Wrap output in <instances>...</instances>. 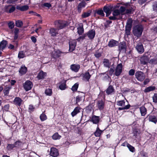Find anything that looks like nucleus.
I'll return each instance as SVG.
<instances>
[{"mask_svg":"<svg viewBox=\"0 0 157 157\" xmlns=\"http://www.w3.org/2000/svg\"><path fill=\"white\" fill-rule=\"evenodd\" d=\"M8 25L9 28L11 29H13L14 26V23L12 21L8 23Z\"/></svg>","mask_w":157,"mask_h":157,"instance_id":"nucleus-59","label":"nucleus"},{"mask_svg":"<svg viewBox=\"0 0 157 157\" xmlns=\"http://www.w3.org/2000/svg\"><path fill=\"white\" fill-rule=\"evenodd\" d=\"M16 8L17 10L23 11L27 10L29 8V7L27 5H25L21 6L19 5H17L16 6Z\"/></svg>","mask_w":157,"mask_h":157,"instance_id":"nucleus-29","label":"nucleus"},{"mask_svg":"<svg viewBox=\"0 0 157 157\" xmlns=\"http://www.w3.org/2000/svg\"><path fill=\"white\" fill-rule=\"evenodd\" d=\"M19 29L17 28H15L14 29V33L15 34L14 35V39H17L18 38V34L19 33Z\"/></svg>","mask_w":157,"mask_h":157,"instance_id":"nucleus-51","label":"nucleus"},{"mask_svg":"<svg viewBox=\"0 0 157 157\" xmlns=\"http://www.w3.org/2000/svg\"><path fill=\"white\" fill-rule=\"evenodd\" d=\"M135 71L133 69H130L128 72V74L130 76H133L135 73Z\"/></svg>","mask_w":157,"mask_h":157,"instance_id":"nucleus-63","label":"nucleus"},{"mask_svg":"<svg viewBox=\"0 0 157 157\" xmlns=\"http://www.w3.org/2000/svg\"><path fill=\"white\" fill-rule=\"evenodd\" d=\"M93 103H90L86 107V112L88 113L90 112L93 109Z\"/></svg>","mask_w":157,"mask_h":157,"instance_id":"nucleus-40","label":"nucleus"},{"mask_svg":"<svg viewBox=\"0 0 157 157\" xmlns=\"http://www.w3.org/2000/svg\"><path fill=\"white\" fill-rule=\"evenodd\" d=\"M156 89L155 86H151L146 88L144 90L145 93H147L151 91H153L155 90Z\"/></svg>","mask_w":157,"mask_h":157,"instance_id":"nucleus-32","label":"nucleus"},{"mask_svg":"<svg viewBox=\"0 0 157 157\" xmlns=\"http://www.w3.org/2000/svg\"><path fill=\"white\" fill-rule=\"evenodd\" d=\"M118 50L119 52H126V51L127 46L126 43L125 41L120 42L118 44Z\"/></svg>","mask_w":157,"mask_h":157,"instance_id":"nucleus-5","label":"nucleus"},{"mask_svg":"<svg viewBox=\"0 0 157 157\" xmlns=\"http://www.w3.org/2000/svg\"><path fill=\"white\" fill-rule=\"evenodd\" d=\"M35 107L32 105H29L28 108V112L30 113L34 111Z\"/></svg>","mask_w":157,"mask_h":157,"instance_id":"nucleus-50","label":"nucleus"},{"mask_svg":"<svg viewBox=\"0 0 157 157\" xmlns=\"http://www.w3.org/2000/svg\"><path fill=\"white\" fill-rule=\"evenodd\" d=\"M82 108L79 107H75L73 111L71 113V115L74 117L78 113L80 112V110Z\"/></svg>","mask_w":157,"mask_h":157,"instance_id":"nucleus-22","label":"nucleus"},{"mask_svg":"<svg viewBox=\"0 0 157 157\" xmlns=\"http://www.w3.org/2000/svg\"><path fill=\"white\" fill-rule=\"evenodd\" d=\"M143 31V26L141 25H138L134 27L133 33L135 36L139 38L141 35Z\"/></svg>","mask_w":157,"mask_h":157,"instance_id":"nucleus-1","label":"nucleus"},{"mask_svg":"<svg viewBox=\"0 0 157 157\" xmlns=\"http://www.w3.org/2000/svg\"><path fill=\"white\" fill-rule=\"evenodd\" d=\"M119 10L120 12V13H121L123 14H125L124 13L125 11L126 8L123 6H121Z\"/></svg>","mask_w":157,"mask_h":157,"instance_id":"nucleus-60","label":"nucleus"},{"mask_svg":"<svg viewBox=\"0 0 157 157\" xmlns=\"http://www.w3.org/2000/svg\"><path fill=\"white\" fill-rule=\"evenodd\" d=\"M50 155L53 157H56L59 155L58 150L55 147H51L50 149Z\"/></svg>","mask_w":157,"mask_h":157,"instance_id":"nucleus-11","label":"nucleus"},{"mask_svg":"<svg viewBox=\"0 0 157 157\" xmlns=\"http://www.w3.org/2000/svg\"><path fill=\"white\" fill-rule=\"evenodd\" d=\"M132 11V8L130 6L128 8H126V10L125 13V14H128L131 13Z\"/></svg>","mask_w":157,"mask_h":157,"instance_id":"nucleus-58","label":"nucleus"},{"mask_svg":"<svg viewBox=\"0 0 157 157\" xmlns=\"http://www.w3.org/2000/svg\"><path fill=\"white\" fill-rule=\"evenodd\" d=\"M95 13L102 17L104 16L105 14L103 13V10H102L101 9L96 10Z\"/></svg>","mask_w":157,"mask_h":157,"instance_id":"nucleus-43","label":"nucleus"},{"mask_svg":"<svg viewBox=\"0 0 157 157\" xmlns=\"http://www.w3.org/2000/svg\"><path fill=\"white\" fill-rule=\"evenodd\" d=\"M122 64L120 63L117 65L116 69L114 75L118 77L120 75L122 71Z\"/></svg>","mask_w":157,"mask_h":157,"instance_id":"nucleus-7","label":"nucleus"},{"mask_svg":"<svg viewBox=\"0 0 157 157\" xmlns=\"http://www.w3.org/2000/svg\"><path fill=\"white\" fill-rule=\"evenodd\" d=\"M78 33L79 35H82L84 32V29L83 25H82L77 28Z\"/></svg>","mask_w":157,"mask_h":157,"instance_id":"nucleus-41","label":"nucleus"},{"mask_svg":"<svg viewBox=\"0 0 157 157\" xmlns=\"http://www.w3.org/2000/svg\"><path fill=\"white\" fill-rule=\"evenodd\" d=\"M80 68L79 64H72L70 66V68L72 71L75 72H78Z\"/></svg>","mask_w":157,"mask_h":157,"instance_id":"nucleus-19","label":"nucleus"},{"mask_svg":"<svg viewBox=\"0 0 157 157\" xmlns=\"http://www.w3.org/2000/svg\"><path fill=\"white\" fill-rule=\"evenodd\" d=\"M40 118L41 121H44L47 119V117L45 114L43 113L40 115Z\"/></svg>","mask_w":157,"mask_h":157,"instance_id":"nucleus-46","label":"nucleus"},{"mask_svg":"<svg viewBox=\"0 0 157 157\" xmlns=\"http://www.w3.org/2000/svg\"><path fill=\"white\" fill-rule=\"evenodd\" d=\"M120 12L118 10H115L113 12V14L115 17L120 15Z\"/></svg>","mask_w":157,"mask_h":157,"instance_id":"nucleus-53","label":"nucleus"},{"mask_svg":"<svg viewBox=\"0 0 157 157\" xmlns=\"http://www.w3.org/2000/svg\"><path fill=\"white\" fill-rule=\"evenodd\" d=\"M150 62L153 64L155 65L157 64V57L151 59L150 60Z\"/></svg>","mask_w":157,"mask_h":157,"instance_id":"nucleus-56","label":"nucleus"},{"mask_svg":"<svg viewBox=\"0 0 157 157\" xmlns=\"http://www.w3.org/2000/svg\"><path fill=\"white\" fill-rule=\"evenodd\" d=\"M101 75H103L102 77V80L104 81L109 80V78H110L108 74H105V72L101 73Z\"/></svg>","mask_w":157,"mask_h":157,"instance_id":"nucleus-34","label":"nucleus"},{"mask_svg":"<svg viewBox=\"0 0 157 157\" xmlns=\"http://www.w3.org/2000/svg\"><path fill=\"white\" fill-rule=\"evenodd\" d=\"M86 4V3L84 1H82L78 5V9H80L82 7H84Z\"/></svg>","mask_w":157,"mask_h":157,"instance_id":"nucleus-52","label":"nucleus"},{"mask_svg":"<svg viewBox=\"0 0 157 157\" xmlns=\"http://www.w3.org/2000/svg\"><path fill=\"white\" fill-rule=\"evenodd\" d=\"M146 118H148L149 121L156 124L157 122V116L153 114L148 115Z\"/></svg>","mask_w":157,"mask_h":157,"instance_id":"nucleus-13","label":"nucleus"},{"mask_svg":"<svg viewBox=\"0 0 157 157\" xmlns=\"http://www.w3.org/2000/svg\"><path fill=\"white\" fill-rule=\"evenodd\" d=\"M136 77L137 80L140 81H144L145 78V75L141 71H137L135 73Z\"/></svg>","mask_w":157,"mask_h":157,"instance_id":"nucleus-4","label":"nucleus"},{"mask_svg":"<svg viewBox=\"0 0 157 157\" xmlns=\"http://www.w3.org/2000/svg\"><path fill=\"white\" fill-rule=\"evenodd\" d=\"M67 88L66 84V81L64 82L63 83H61L59 86V89L61 90H64Z\"/></svg>","mask_w":157,"mask_h":157,"instance_id":"nucleus-36","label":"nucleus"},{"mask_svg":"<svg viewBox=\"0 0 157 157\" xmlns=\"http://www.w3.org/2000/svg\"><path fill=\"white\" fill-rule=\"evenodd\" d=\"M95 35V31L93 29L89 30L86 33L84 34L83 36L79 37L80 38L82 39H85L87 36L90 39H93L94 38Z\"/></svg>","mask_w":157,"mask_h":157,"instance_id":"nucleus-3","label":"nucleus"},{"mask_svg":"<svg viewBox=\"0 0 157 157\" xmlns=\"http://www.w3.org/2000/svg\"><path fill=\"white\" fill-rule=\"evenodd\" d=\"M78 86L79 84L78 82L76 83L72 86L71 89L73 92H76L78 88Z\"/></svg>","mask_w":157,"mask_h":157,"instance_id":"nucleus-38","label":"nucleus"},{"mask_svg":"<svg viewBox=\"0 0 157 157\" xmlns=\"http://www.w3.org/2000/svg\"><path fill=\"white\" fill-rule=\"evenodd\" d=\"M22 99L19 97H16L13 101V103L16 106H20L22 102Z\"/></svg>","mask_w":157,"mask_h":157,"instance_id":"nucleus-17","label":"nucleus"},{"mask_svg":"<svg viewBox=\"0 0 157 157\" xmlns=\"http://www.w3.org/2000/svg\"><path fill=\"white\" fill-rule=\"evenodd\" d=\"M47 75V73L41 70L38 73L37 78L38 80L43 79L45 78V77Z\"/></svg>","mask_w":157,"mask_h":157,"instance_id":"nucleus-16","label":"nucleus"},{"mask_svg":"<svg viewBox=\"0 0 157 157\" xmlns=\"http://www.w3.org/2000/svg\"><path fill=\"white\" fill-rule=\"evenodd\" d=\"M61 137V136L59 135L58 132L55 133L52 136V138L54 140L59 139Z\"/></svg>","mask_w":157,"mask_h":157,"instance_id":"nucleus-42","label":"nucleus"},{"mask_svg":"<svg viewBox=\"0 0 157 157\" xmlns=\"http://www.w3.org/2000/svg\"><path fill=\"white\" fill-rule=\"evenodd\" d=\"M104 63H105L104 64V65L106 67L109 68L110 66V64L109 62V60L108 59H105V61Z\"/></svg>","mask_w":157,"mask_h":157,"instance_id":"nucleus-64","label":"nucleus"},{"mask_svg":"<svg viewBox=\"0 0 157 157\" xmlns=\"http://www.w3.org/2000/svg\"><path fill=\"white\" fill-rule=\"evenodd\" d=\"M118 44V42L115 40H110L108 45L109 47L111 48L117 46Z\"/></svg>","mask_w":157,"mask_h":157,"instance_id":"nucleus-25","label":"nucleus"},{"mask_svg":"<svg viewBox=\"0 0 157 157\" xmlns=\"http://www.w3.org/2000/svg\"><path fill=\"white\" fill-rule=\"evenodd\" d=\"M17 40H14L13 41V43L14 45L11 44H10L9 45L8 48L10 49L13 50L14 48V46L15 45L16 47H17L18 44V41Z\"/></svg>","mask_w":157,"mask_h":157,"instance_id":"nucleus-26","label":"nucleus"},{"mask_svg":"<svg viewBox=\"0 0 157 157\" xmlns=\"http://www.w3.org/2000/svg\"><path fill=\"white\" fill-rule=\"evenodd\" d=\"M103 132V131L100 129L98 127V126L96 128V131L94 132V135L96 137H99L102 133Z\"/></svg>","mask_w":157,"mask_h":157,"instance_id":"nucleus-28","label":"nucleus"},{"mask_svg":"<svg viewBox=\"0 0 157 157\" xmlns=\"http://www.w3.org/2000/svg\"><path fill=\"white\" fill-rule=\"evenodd\" d=\"M153 102L155 103H157V93L154 94L152 97Z\"/></svg>","mask_w":157,"mask_h":157,"instance_id":"nucleus-61","label":"nucleus"},{"mask_svg":"<svg viewBox=\"0 0 157 157\" xmlns=\"http://www.w3.org/2000/svg\"><path fill=\"white\" fill-rule=\"evenodd\" d=\"M11 88L10 86H6L3 90V93L5 96H8L9 93Z\"/></svg>","mask_w":157,"mask_h":157,"instance_id":"nucleus-33","label":"nucleus"},{"mask_svg":"<svg viewBox=\"0 0 157 157\" xmlns=\"http://www.w3.org/2000/svg\"><path fill=\"white\" fill-rule=\"evenodd\" d=\"M103 10L106 13V17L108 16L111 12L110 9L107 6H104L103 8Z\"/></svg>","mask_w":157,"mask_h":157,"instance_id":"nucleus-31","label":"nucleus"},{"mask_svg":"<svg viewBox=\"0 0 157 157\" xmlns=\"http://www.w3.org/2000/svg\"><path fill=\"white\" fill-rule=\"evenodd\" d=\"M91 12L90 11L83 13L82 15V18H86L90 15Z\"/></svg>","mask_w":157,"mask_h":157,"instance_id":"nucleus-49","label":"nucleus"},{"mask_svg":"<svg viewBox=\"0 0 157 157\" xmlns=\"http://www.w3.org/2000/svg\"><path fill=\"white\" fill-rule=\"evenodd\" d=\"M33 84L29 80L26 81L24 84L23 87L26 91L31 90Z\"/></svg>","mask_w":157,"mask_h":157,"instance_id":"nucleus-10","label":"nucleus"},{"mask_svg":"<svg viewBox=\"0 0 157 157\" xmlns=\"http://www.w3.org/2000/svg\"><path fill=\"white\" fill-rule=\"evenodd\" d=\"M100 120V118L99 116L93 115L90 119V121L94 124H98L99 123Z\"/></svg>","mask_w":157,"mask_h":157,"instance_id":"nucleus-14","label":"nucleus"},{"mask_svg":"<svg viewBox=\"0 0 157 157\" xmlns=\"http://www.w3.org/2000/svg\"><path fill=\"white\" fill-rule=\"evenodd\" d=\"M25 56V52L23 51H20L18 54V57L19 59L23 58Z\"/></svg>","mask_w":157,"mask_h":157,"instance_id":"nucleus-44","label":"nucleus"},{"mask_svg":"<svg viewBox=\"0 0 157 157\" xmlns=\"http://www.w3.org/2000/svg\"><path fill=\"white\" fill-rule=\"evenodd\" d=\"M141 115L144 116L147 113V110L146 108L144 106H142L139 108Z\"/></svg>","mask_w":157,"mask_h":157,"instance_id":"nucleus-27","label":"nucleus"},{"mask_svg":"<svg viewBox=\"0 0 157 157\" xmlns=\"http://www.w3.org/2000/svg\"><path fill=\"white\" fill-rule=\"evenodd\" d=\"M16 146L14 144H8L6 148L7 150L11 151Z\"/></svg>","mask_w":157,"mask_h":157,"instance_id":"nucleus-37","label":"nucleus"},{"mask_svg":"<svg viewBox=\"0 0 157 157\" xmlns=\"http://www.w3.org/2000/svg\"><path fill=\"white\" fill-rule=\"evenodd\" d=\"M136 49L140 54L142 53L144 51L143 45L142 43H138L136 46Z\"/></svg>","mask_w":157,"mask_h":157,"instance_id":"nucleus-20","label":"nucleus"},{"mask_svg":"<svg viewBox=\"0 0 157 157\" xmlns=\"http://www.w3.org/2000/svg\"><path fill=\"white\" fill-rule=\"evenodd\" d=\"M44 93L47 96H51L52 93V89L50 88L46 89L45 90Z\"/></svg>","mask_w":157,"mask_h":157,"instance_id":"nucleus-35","label":"nucleus"},{"mask_svg":"<svg viewBox=\"0 0 157 157\" xmlns=\"http://www.w3.org/2000/svg\"><path fill=\"white\" fill-rule=\"evenodd\" d=\"M125 101L124 100L119 101L117 102V105L119 106L124 107L125 105Z\"/></svg>","mask_w":157,"mask_h":157,"instance_id":"nucleus-45","label":"nucleus"},{"mask_svg":"<svg viewBox=\"0 0 157 157\" xmlns=\"http://www.w3.org/2000/svg\"><path fill=\"white\" fill-rule=\"evenodd\" d=\"M149 60V58L148 56H142L140 59V63L142 65H146L148 63Z\"/></svg>","mask_w":157,"mask_h":157,"instance_id":"nucleus-15","label":"nucleus"},{"mask_svg":"<svg viewBox=\"0 0 157 157\" xmlns=\"http://www.w3.org/2000/svg\"><path fill=\"white\" fill-rule=\"evenodd\" d=\"M91 75H90L89 73L87 71L82 75L83 79L86 80V81H89V79L91 77Z\"/></svg>","mask_w":157,"mask_h":157,"instance_id":"nucleus-24","label":"nucleus"},{"mask_svg":"<svg viewBox=\"0 0 157 157\" xmlns=\"http://www.w3.org/2000/svg\"><path fill=\"white\" fill-rule=\"evenodd\" d=\"M105 101L102 99L98 100L96 101V107L100 111L104 109L105 106Z\"/></svg>","mask_w":157,"mask_h":157,"instance_id":"nucleus-6","label":"nucleus"},{"mask_svg":"<svg viewBox=\"0 0 157 157\" xmlns=\"http://www.w3.org/2000/svg\"><path fill=\"white\" fill-rule=\"evenodd\" d=\"M153 10L155 12H157V3L154 2L152 5Z\"/></svg>","mask_w":157,"mask_h":157,"instance_id":"nucleus-57","label":"nucleus"},{"mask_svg":"<svg viewBox=\"0 0 157 157\" xmlns=\"http://www.w3.org/2000/svg\"><path fill=\"white\" fill-rule=\"evenodd\" d=\"M8 44L7 41L2 40L0 43V49L3 50L5 48Z\"/></svg>","mask_w":157,"mask_h":157,"instance_id":"nucleus-30","label":"nucleus"},{"mask_svg":"<svg viewBox=\"0 0 157 157\" xmlns=\"http://www.w3.org/2000/svg\"><path fill=\"white\" fill-rule=\"evenodd\" d=\"M140 133V130L137 128L135 127L132 128V134L135 138H137Z\"/></svg>","mask_w":157,"mask_h":157,"instance_id":"nucleus-21","label":"nucleus"},{"mask_svg":"<svg viewBox=\"0 0 157 157\" xmlns=\"http://www.w3.org/2000/svg\"><path fill=\"white\" fill-rule=\"evenodd\" d=\"M63 53V52L59 49H54V51L52 52L51 54V57L56 59L60 57L61 54Z\"/></svg>","mask_w":157,"mask_h":157,"instance_id":"nucleus-8","label":"nucleus"},{"mask_svg":"<svg viewBox=\"0 0 157 157\" xmlns=\"http://www.w3.org/2000/svg\"><path fill=\"white\" fill-rule=\"evenodd\" d=\"M50 33L52 36H56V34L57 33V29L54 28H51L50 30Z\"/></svg>","mask_w":157,"mask_h":157,"instance_id":"nucleus-39","label":"nucleus"},{"mask_svg":"<svg viewBox=\"0 0 157 157\" xmlns=\"http://www.w3.org/2000/svg\"><path fill=\"white\" fill-rule=\"evenodd\" d=\"M131 30V28L125 27V34L127 35L126 38H127L128 35H130Z\"/></svg>","mask_w":157,"mask_h":157,"instance_id":"nucleus-55","label":"nucleus"},{"mask_svg":"<svg viewBox=\"0 0 157 157\" xmlns=\"http://www.w3.org/2000/svg\"><path fill=\"white\" fill-rule=\"evenodd\" d=\"M55 24L56 26L59 28V29H63L67 25V22L62 20L56 21L55 22Z\"/></svg>","mask_w":157,"mask_h":157,"instance_id":"nucleus-2","label":"nucleus"},{"mask_svg":"<svg viewBox=\"0 0 157 157\" xmlns=\"http://www.w3.org/2000/svg\"><path fill=\"white\" fill-rule=\"evenodd\" d=\"M22 143V142L19 140L16 141L14 143V144L16 146V147H18L19 146H21Z\"/></svg>","mask_w":157,"mask_h":157,"instance_id":"nucleus-62","label":"nucleus"},{"mask_svg":"<svg viewBox=\"0 0 157 157\" xmlns=\"http://www.w3.org/2000/svg\"><path fill=\"white\" fill-rule=\"evenodd\" d=\"M76 40H70L69 42V51L72 52L74 51L76 46Z\"/></svg>","mask_w":157,"mask_h":157,"instance_id":"nucleus-9","label":"nucleus"},{"mask_svg":"<svg viewBox=\"0 0 157 157\" xmlns=\"http://www.w3.org/2000/svg\"><path fill=\"white\" fill-rule=\"evenodd\" d=\"M110 83L109 84V85L105 91L107 95H111L115 92V89L113 86L110 85Z\"/></svg>","mask_w":157,"mask_h":157,"instance_id":"nucleus-12","label":"nucleus"},{"mask_svg":"<svg viewBox=\"0 0 157 157\" xmlns=\"http://www.w3.org/2000/svg\"><path fill=\"white\" fill-rule=\"evenodd\" d=\"M23 24V23L22 21L20 20H17L16 21L15 25L16 26L20 27H21Z\"/></svg>","mask_w":157,"mask_h":157,"instance_id":"nucleus-48","label":"nucleus"},{"mask_svg":"<svg viewBox=\"0 0 157 157\" xmlns=\"http://www.w3.org/2000/svg\"><path fill=\"white\" fill-rule=\"evenodd\" d=\"M128 148L129 149V151L132 152H134L135 151V147L131 145L130 144H128Z\"/></svg>","mask_w":157,"mask_h":157,"instance_id":"nucleus-54","label":"nucleus"},{"mask_svg":"<svg viewBox=\"0 0 157 157\" xmlns=\"http://www.w3.org/2000/svg\"><path fill=\"white\" fill-rule=\"evenodd\" d=\"M132 23V20L131 19H129L128 20L126 27L131 28Z\"/></svg>","mask_w":157,"mask_h":157,"instance_id":"nucleus-47","label":"nucleus"},{"mask_svg":"<svg viewBox=\"0 0 157 157\" xmlns=\"http://www.w3.org/2000/svg\"><path fill=\"white\" fill-rule=\"evenodd\" d=\"M85 94L84 93L81 92V94H80L76 97V102L77 103L85 99Z\"/></svg>","mask_w":157,"mask_h":157,"instance_id":"nucleus-18","label":"nucleus"},{"mask_svg":"<svg viewBox=\"0 0 157 157\" xmlns=\"http://www.w3.org/2000/svg\"><path fill=\"white\" fill-rule=\"evenodd\" d=\"M27 71V68L25 66L21 67L19 71V74L21 75L25 74Z\"/></svg>","mask_w":157,"mask_h":157,"instance_id":"nucleus-23","label":"nucleus"}]
</instances>
